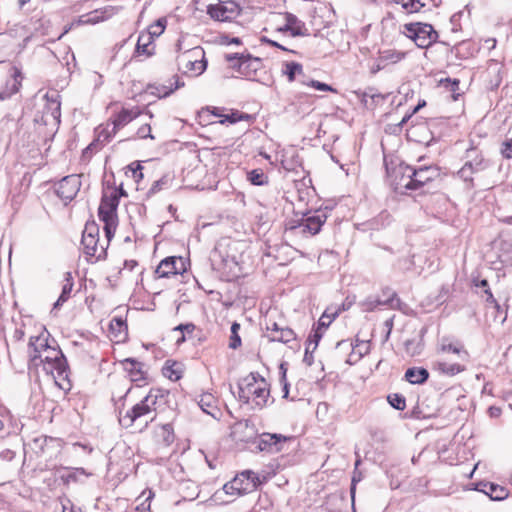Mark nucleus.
<instances>
[{
	"label": "nucleus",
	"instance_id": "f257e3e1",
	"mask_svg": "<svg viewBox=\"0 0 512 512\" xmlns=\"http://www.w3.org/2000/svg\"><path fill=\"white\" fill-rule=\"evenodd\" d=\"M388 175L394 176L392 185L395 190L405 188L406 190H415L424 184L432 181L437 175V170L432 167H421L414 169L408 165H399L390 174L389 168L386 166Z\"/></svg>",
	"mask_w": 512,
	"mask_h": 512
},
{
	"label": "nucleus",
	"instance_id": "f03ea898",
	"mask_svg": "<svg viewBox=\"0 0 512 512\" xmlns=\"http://www.w3.org/2000/svg\"><path fill=\"white\" fill-rule=\"evenodd\" d=\"M439 351L446 354H455L459 362L451 363L447 360H437L432 366L435 371L445 376L453 377L466 370L465 363L469 361L470 354L459 340L443 337L439 343Z\"/></svg>",
	"mask_w": 512,
	"mask_h": 512
},
{
	"label": "nucleus",
	"instance_id": "7ed1b4c3",
	"mask_svg": "<svg viewBox=\"0 0 512 512\" xmlns=\"http://www.w3.org/2000/svg\"><path fill=\"white\" fill-rule=\"evenodd\" d=\"M269 395L268 384L257 373H250L238 382V399L244 404L252 402L256 407L263 408Z\"/></svg>",
	"mask_w": 512,
	"mask_h": 512
},
{
	"label": "nucleus",
	"instance_id": "20e7f679",
	"mask_svg": "<svg viewBox=\"0 0 512 512\" xmlns=\"http://www.w3.org/2000/svg\"><path fill=\"white\" fill-rule=\"evenodd\" d=\"M167 394L168 392L166 391L152 389L143 400L135 404L124 416L120 417V424L126 428L131 427L136 420L156 411L158 401L163 400Z\"/></svg>",
	"mask_w": 512,
	"mask_h": 512
},
{
	"label": "nucleus",
	"instance_id": "39448f33",
	"mask_svg": "<svg viewBox=\"0 0 512 512\" xmlns=\"http://www.w3.org/2000/svg\"><path fill=\"white\" fill-rule=\"evenodd\" d=\"M118 205L116 196L110 195L107 190H104L98 208V216L104 224L103 230L107 239V245L114 237L116 231Z\"/></svg>",
	"mask_w": 512,
	"mask_h": 512
},
{
	"label": "nucleus",
	"instance_id": "423d86ee",
	"mask_svg": "<svg viewBox=\"0 0 512 512\" xmlns=\"http://www.w3.org/2000/svg\"><path fill=\"white\" fill-rule=\"evenodd\" d=\"M225 60L230 64L232 69L238 71L245 78L258 81V73L263 68V63L260 58L253 57L250 54L228 53L225 54Z\"/></svg>",
	"mask_w": 512,
	"mask_h": 512
},
{
	"label": "nucleus",
	"instance_id": "0eeeda50",
	"mask_svg": "<svg viewBox=\"0 0 512 512\" xmlns=\"http://www.w3.org/2000/svg\"><path fill=\"white\" fill-rule=\"evenodd\" d=\"M178 65L184 74L201 75L207 68L205 52L200 46L187 49L177 57Z\"/></svg>",
	"mask_w": 512,
	"mask_h": 512
},
{
	"label": "nucleus",
	"instance_id": "6e6552de",
	"mask_svg": "<svg viewBox=\"0 0 512 512\" xmlns=\"http://www.w3.org/2000/svg\"><path fill=\"white\" fill-rule=\"evenodd\" d=\"M407 36L412 39L419 48H428L437 41L438 33L431 24L415 22L404 25Z\"/></svg>",
	"mask_w": 512,
	"mask_h": 512
},
{
	"label": "nucleus",
	"instance_id": "1a4fd4ad",
	"mask_svg": "<svg viewBox=\"0 0 512 512\" xmlns=\"http://www.w3.org/2000/svg\"><path fill=\"white\" fill-rule=\"evenodd\" d=\"M98 236L99 228L95 223L86 224L85 230L83 231L81 243L86 255L95 257L96 260H102L106 258L107 251L105 247H98Z\"/></svg>",
	"mask_w": 512,
	"mask_h": 512
},
{
	"label": "nucleus",
	"instance_id": "9d476101",
	"mask_svg": "<svg viewBox=\"0 0 512 512\" xmlns=\"http://www.w3.org/2000/svg\"><path fill=\"white\" fill-rule=\"evenodd\" d=\"M291 440H293L292 436L265 432L260 434L254 443L259 451L274 454L283 451L285 445Z\"/></svg>",
	"mask_w": 512,
	"mask_h": 512
},
{
	"label": "nucleus",
	"instance_id": "9b49d317",
	"mask_svg": "<svg viewBox=\"0 0 512 512\" xmlns=\"http://www.w3.org/2000/svg\"><path fill=\"white\" fill-rule=\"evenodd\" d=\"M327 220V212L325 210H316L313 213H307L298 225V229L303 235L314 236L320 232L321 227Z\"/></svg>",
	"mask_w": 512,
	"mask_h": 512
},
{
	"label": "nucleus",
	"instance_id": "f8f14e48",
	"mask_svg": "<svg viewBox=\"0 0 512 512\" xmlns=\"http://www.w3.org/2000/svg\"><path fill=\"white\" fill-rule=\"evenodd\" d=\"M81 187L79 175H68L63 177L57 184L56 194L67 204L78 194Z\"/></svg>",
	"mask_w": 512,
	"mask_h": 512
},
{
	"label": "nucleus",
	"instance_id": "ddd939ff",
	"mask_svg": "<svg viewBox=\"0 0 512 512\" xmlns=\"http://www.w3.org/2000/svg\"><path fill=\"white\" fill-rule=\"evenodd\" d=\"M208 15L217 21H230L239 13V7L234 1L210 4L207 7Z\"/></svg>",
	"mask_w": 512,
	"mask_h": 512
},
{
	"label": "nucleus",
	"instance_id": "4468645a",
	"mask_svg": "<svg viewBox=\"0 0 512 512\" xmlns=\"http://www.w3.org/2000/svg\"><path fill=\"white\" fill-rule=\"evenodd\" d=\"M46 104L43 109V113L40 119L36 118V122H41L44 125H48L50 121H53L55 124L60 123L61 117V103L58 100V95L46 94Z\"/></svg>",
	"mask_w": 512,
	"mask_h": 512
},
{
	"label": "nucleus",
	"instance_id": "2eb2a0df",
	"mask_svg": "<svg viewBox=\"0 0 512 512\" xmlns=\"http://www.w3.org/2000/svg\"><path fill=\"white\" fill-rule=\"evenodd\" d=\"M185 271L182 257L171 256L163 259L157 266L155 273L159 278L170 277Z\"/></svg>",
	"mask_w": 512,
	"mask_h": 512
},
{
	"label": "nucleus",
	"instance_id": "dca6fc26",
	"mask_svg": "<svg viewBox=\"0 0 512 512\" xmlns=\"http://www.w3.org/2000/svg\"><path fill=\"white\" fill-rule=\"evenodd\" d=\"M51 347L48 343V339L44 334L39 336H31L28 344V355L30 362L35 366H38L39 362L43 363L42 353L48 351Z\"/></svg>",
	"mask_w": 512,
	"mask_h": 512
},
{
	"label": "nucleus",
	"instance_id": "f3484780",
	"mask_svg": "<svg viewBox=\"0 0 512 512\" xmlns=\"http://www.w3.org/2000/svg\"><path fill=\"white\" fill-rule=\"evenodd\" d=\"M475 490L484 493L493 501H502L509 495L506 487L493 482H478L475 485Z\"/></svg>",
	"mask_w": 512,
	"mask_h": 512
},
{
	"label": "nucleus",
	"instance_id": "a211bd4d",
	"mask_svg": "<svg viewBox=\"0 0 512 512\" xmlns=\"http://www.w3.org/2000/svg\"><path fill=\"white\" fill-rule=\"evenodd\" d=\"M238 480H231L230 482H227L223 485V488H222V491H216L213 496H212V500L215 502V503H219V504H226V503H229L231 502V500H225L223 499V495H230V496H239V495H244V494H247V490L251 488L250 487H246V488H242V487H238Z\"/></svg>",
	"mask_w": 512,
	"mask_h": 512
},
{
	"label": "nucleus",
	"instance_id": "6ab92c4d",
	"mask_svg": "<svg viewBox=\"0 0 512 512\" xmlns=\"http://www.w3.org/2000/svg\"><path fill=\"white\" fill-rule=\"evenodd\" d=\"M387 297L385 299L382 298H374L368 297L362 303V307L364 311H373L378 306H390L395 307V302L398 304L400 299L397 297L396 293L390 289H387L383 292Z\"/></svg>",
	"mask_w": 512,
	"mask_h": 512
},
{
	"label": "nucleus",
	"instance_id": "aec40b11",
	"mask_svg": "<svg viewBox=\"0 0 512 512\" xmlns=\"http://www.w3.org/2000/svg\"><path fill=\"white\" fill-rule=\"evenodd\" d=\"M44 353L45 355H42L43 362L53 364L52 367L58 370L60 375L65 372L67 368V360L60 349L49 347L48 351H45Z\"/></svg>",
	"mask_w": 512,
	"mask_h": 512
},
{
	"label": "nucleus",
	"instance_id": "412c9836",
	"mask_svg": "<svg viewBox=\"0 0 512 512\" xmlns=\"http://www.w3.org/2000/svg\"><path fill=\"white\" fill-rule=\"evenodd\" d=\"M233 480H238V487L246 488L251 486V488L247 490V493L256 490L262 483L259 476L252 470L242 471L241 473L237 474Z\"/></svg>",
	"mask_w": 512,
	"mask_h": 512
},
{
	"label": "nucleus",
	"instance_id": "4be33fe9",
	"mask_svg": "<svg viewBox=\"0 0 512 512\" xmlns=\"http://www.w3.org/2000/svg\"><path fill=\"white\" fill-rule=\"evenodd\" d=\"M466 158L467 166L474 172H481L488 167V161H486L481 153L474 147L467 149Z\"/></svg>",
	"mask_w": 512,
	"mask_h": 512
},
{
	"label": "nucleus",
	"instance_id": "5701e85b",
	"mask_svg": "<svg viewBox=\"0 0 512 512\" xmlns=\"http://www.w3.org/2000/svg\"><path fill=\"white\" fill-rule=\"evenodd\" d=\"M140 114L138 109H125L123 108L112 119V134H116L117 130L124 127L135 119Z\"/></svg>",
	"mask_w": 512,
	"mask_h": 512
},
{
	"label": "nucleus",
	"instance_id": "b1692460",
	"mask_svg": "<svg viewBox=\"0 0 512 512\" xmlns=\"http://www.w3.org/2000/svg\"><path fill=\"white\" fill-rule=\"evenodd\" d=\"M279 31H289L293 37L307 35L305 24L291 13L286 14V24Z\"/></svg>",
	"mask_w": 512,
	"mask_h": 512
},
{
	"label": "nucleus",
	"instance_id": "393cba45",
	"mask_svg": "<svg viewBox=\"0 0 512 512\" xmlns=\"http://www.w3.org/2000/svg\"><path fill=\"white\" fill-rule=\"evenodd\" d=\"M154 39L147 32H142L138 36L134 54L136 56L144 55L150 57L154 54V46H152Z\"/></svg>",
	"mask_w": 512,
	"mask_h": 512
},
{
	"label": "nucleus",
	"instance_id": "a878e982",
	"mask_svg": "<svg viewBox=\"0 0 512 512\" xmlns=\"http://www.w3.org/2000/svg\"><path fill=\"white\" fill-rule=\"evenodd\" d=\"M429 378V371L423 367H410L404 374V379L413 385H422Z\"/></svg>",
	"mask_w": 512,
	"mask_h": 512
},
{
	"label": "nucleus",
	"instance_id": "bb28decb",
	"mask_svg": "<svg viewBox=\"0 0 512 512\" xmlns=\"http://www.w3.org/2000/svg\"><path fill=\"white\" fill-rule=\"evenodd\" d=\"M198 406L202 409L203 412L211 415L216 418L219 413V409L217 406V400L211 393H203L199 396Z\"/></svg>",
	"mask_w": 512,
	"mask_h": 512
},
{
	"label": "nucleus",
	"instance_id": "cd10ccee",
	"mask_svg": "<svg viewBox=\"0 0 512 512\" xmlns=\"http://www.w3.org/2000/svg\"><path fill=\"white\" fill-rule=\"evenodd\" d=\"M123 365L125 369L129 372L132 381H140L145 379L143 363L137 361L134 358H126L123 361Z\"/></svg>",
	"mask_w": 512,
	"mask_h": 512
},
{
	"label": "nucleus",
	"instance_id": "c85d7f7f",
	"mask_svg": "<svg viewBox=\"0 0 512 512\" xmlns=\"http://www.w3.org/2000/svg\"><path fill=\"white\" fill-rule=\"evenodd\" d=\"M111 333L117 338V341H123L127 337V324L126 321L120 317H115L111 320L109 325Z\"/></svg>",
	"mask_w": 512,
	"mask_h": 512
},
{
	"label": "nucleus",
	"instance_id": "c756f323",
	"mask_svg": "<svg viewBox=\"0 0 512 512\" xmlns=\"http://www.w3.org/2000/svg\"><path fill=\"white\" fill-rule=\"evenodd\" d=\"M162 374L172 381L179 380L182 377L181 364L167 360L162 368Z\"/></svg>",
	"mask_w": 512,
	"mask_h": 512
},
{
	"label": "nucleus",
	"instance_id": "7c9ffc66",
	"mask_svg": "<svg viewBox=\"0 0 512 512\" xmlns=\"http://www.w3.org/2000/svg\"><path fill=\"white\" fill-rule=\"evenodd\" d=\"M391 223V215L387 211H382L369 222L372 230H380L387 227Z\"/></svg>",
	"mask_w": 512,
	"mask_h": 512
},
{
	"label": "nucleus",
	"instance_id": "2f4dec72",
	"mask_svg": "<svg viewBox=\"0 0 512 512\" xmlns=\"http://www.w3.org/2000/svg\"><path fill=\"white\" fill-rule=\"evenodd\" d=\"M270 340L287 344L296 340V334L289 327H282L278 333H273Z\"/></svg>",
	"mask_w": 512,
	"mask_h": 512
},
{
	"label": "nucleus",
	"instance_id": "473e14b6",
	"mask_svg": "<svg viewBox=\"0 0 512 512\" xmlns=\"http://www.w3.org/2000/svg\"><path fill=\"white\" fill-rule=\"evenodd\" d=\"M214 114L218 117H222V119L220 120L221 124H224V123L234 124V123H237L238 121H242V120L249 121L251 119V115L243 113V112H239V111H235V112H232V113L226 114V115L217 114V113H214Z\"/></svg>",
	"mask_w": 512,
	"mask_h": 512
},
{
	"label": "nucleus",
	"instance_id": "72a5a7b5",
	"mask_svg": "<svg viewBox=\"0 0 512 512\" xmlns=\"http://www.w3.org/2000/svg\"><path fill=\"white\" fill-rule=\"evenodd\" d=\"M154 497V492L151 489L144 490L137 500L143 499L136 507L139 512H147L150 510L151 500Z\"/></svg>",
	"mask_w": 512,
	"mask_h": 512
},
{
	"label": "nucleus",
	"instance_id": "f704fd0d",
	"mask_svg": "<svg viewBox=\"0 0 512 512\" xmlns=\"http://www.w3.org/2000/svg\"><path fill=\"white\" fill-rule=\"evenodd\" d=\"M249 181L256 186L268 184V176L261 169H254L248 173Z\"/></svg>",
	"mask_w": 512,
	"mask_h": 512
},
{
	"label": "nucleus",
	"instance_id": "c9c22d12",
	"mask_svg": "<svg viewBox=\"0 0 512 512\" xmlns=\"http://www.w3.org/2000/svg\"><path fill=\"white\" fill-rule=\"evenodd\" d=\"M285 68L284 74L287 76L289 82H293L297 74L303 73L302 65L297 62H287L285 63Z\"/></svg>",
	"mask_w": 512,
	"mask_h": 512
},
{
	"label": "nucleus",
	"instance_id": "e433bc0d",
	"mask_svg": "<svg viewBox=\"0 0 512 512\" xmlns=\"http://www.w3.org/2000/svg\"><path fill=\"white\" fill-rule=\"evenodd\" d=\"M389 404L396 410L403 411L406 408V399L402 394L393 393L388 395Z\"/></svg>",
	"mask_w": 512,
	"mask_h": 512
},
{
	"label": "nucleus",
	"instance_id": "4c0bfd02",
	"mask_svg": "<svg viewBox=\"0 0 512 512\" xmlns=\"http://www.w3.org/2000/svg\"><path fill=\"white\" fill-rule=\"evenodd\" d=\"M240 324L233 322L231 325V336L229 342V348L237 349L241 346V338L239 336Z\"/></svg>",
	"mask_w": 512,
	"mask_h": 512
},
{
	"label": "nucleus",
	"instance_id": "58836bf2",
	"mask_svg": "<svg viewBox=\"0 0 512 512\" xmlns=\"http://www.w3.org/2000/svg\"><path fill=\"white\" fill-rule=\"evenodd\" d=\"M166 20L163 18L158 19L154 24H152L148 29V34L155 37L160 36L165 30Z\"/></svg>",
	"mask_w": 512,
	"mask_h": 512
},
{
	"label": "nucleus",
	"instance_id": "ea45409f",
	"mask_svg": "<svg viewBox=\"0 0 512 512\" xmlns=\"http://www.w3.org/2000/svg\"><path fill=\"white\" fill-rule=\"evenodd\" d=\"M404 345L406 352L412 356L418 355L422 351L421 343L419 341H416L415 339L406 340Z\"/></svg>",
	"mask_w": 512,
	"mask_h": 512
},
{
	"label": "nucleus",
	"instance_id": "a19ab883",
	"mask_svg": "<svg viewBox=\"0 0 512 512\" xmlns=\"http://www.w3.org/2000/svg\"><path fill=\"white\" fill-rule=\"evenodd\" d=\"M66 283L63 285L62 287V292L60 294V297H61V302H66L70 296V293L72 291V288H73V282L71 281V274L70 273H66Z\"/></svg>",
	"mask_w": 512,
	"mask_h": 512
},
{
	"label": "nucleus",
	"instance_id": "79ce46f5",
	"mask_svg": "<svg viewBox=\"0 0 512 512\" xmlns=\"http://www.w3.org/2000/svg\"><path fill=\"white\" fill-rule=\"evenodd\" d=\"M174 330L180 331L185 334V338H194V332L196 330V326L192 323L180 324Z\"/></svg>",
	"mask_w": 512,
	"mask_h": 512
},
{
	"label": "nucleus",
	"instance_id": "37998d69",
	"mask_svg": "<svg viewBox=\"0 0 512 512\" xmlns=\"http://www.w3.org/2000/svg\"><path fill=\"white\" fill-rule=\"evenodd\" d=\"M303 84L304 85H307V86H311L317 90H320V91H331V92H334V88H332V86L326 84V83H323V82H320V81H317V80H311L309 82H304L303 81Z\"/></svg>",
	"mask_w": 512,
	"mask_h": 512
},
{
	"label": "nucleus",
	"instance_id": "c03bdc74",
	"mask_svg": "<svg viewBox=\"0 0 512 512\" xmlns=\"http://www.w3.org/2000/svg\"><path fill=\"white\" fill-rule=\"evenodd\" d=\"M98 13V11H94L91 14L81 16V22L86 24H96L103 21V17L99 16Z\"/></svg>",
	"mask_w": 512,
	"mask_h": 512
},
{
	"label": "nucleus",
	"instance_id": "a18cd8bd",
	"mask_svg": "<svg viewBox=\"0 0 512 512\" xmlns=\"http://www.w3.org/2000/svg\"><path fill=\"white\" fill-rule=\"evenodd\" d=\"M500 152L504 158H506V159L512 158V139L511 138L506 139L502 143Z\"/></svg>",
	"mask_w": 512,
	"mask_h": 512
},
{
	"label": "nucleus",
	"instance_id": "49530a36",
	"mask_svg": "<svg viewBox=\"0 0 512 512\" xmlns=\"http://www.w3.org/2000/svg\"><path fill=\"white\" fill-rule=\"evenodd\" d=\"M169 182V178L167 176H163L162 178H160L159 180L155 181L150 190H149V193L150 194H155L157 192H159L163 186L167 185V183Z\"/></svg>",
	"mask_w": 512,
	"mask_h": 512
},
{
	"label": "nucleus",
	"instance_id": "de8ad7c7",
	"mask_svg": "<svg viewBox=\"0 0 512 512\" xmlns=\"http://www.w3.org/2000/svg\"><path fill=\"white\" fill-rule=\"evenodd\" d=\"M321 337L322 334L320 332V327L312 331V333L309 335L307 342L309 343V345H313V350H316Z\"/></svg>",
	"mask_w": 512,
	"mask_h": 512
},
{
	"label": "nucleus",
	"instance_id": "09e8293b",
	"mask_svg": "<svg viewBox=\"0 0 512 512\" xmlns=\"http://www.w3.org/2000/svg\"><path fill=\"white\" fill-rule=\"evenodd\" d=\"M11 76L14 78L15 83L13 84V92H17L19 90V87L21 85L22 80V73L17 67L12 68V74Z\"/></svg>",
	"mask_w": 512,
	"mask_h": 512
},
{
	"label": "nucleus",
	"instance_id": "8fccbe9b",
	"mask_svg": "<svg viewBox=\"0 0 512 512\" xmlns=\"http://www.w3.org/2000/svg\"><path fill=\"white\" fill-rule=\"evenodd\" d=\"M315 350H313V345H309L308 342H306V349H305V354H304V357H303V362L307 365V366H311L314 362V358H313V352Z\"/></svg>",
	"mask_w": 512,
	"mask_h": 512
},
{
	"label": "nucleus",
	"instance_id": "3c124183",
	"mask_svg": "<svg viewBox=\"0 0 512 512\" xmlns=\"http://www.w3.org/2000/svg\"><path fill=\"white\" fill-rule=\"evenodd\" d=\"M475 173L474 171L470 170L469 166L465 163L463 167L458 171V175L460 178H462L464 181H472V174Z\"/></svg>",
	"mask_w": 512,
	"mask_h": 512
},
{
	"label": "nucleus",
	"instance_id": "603ef678",
	"mask_svg": "<svg viewBox=\"0 0 512 512\" xmlns=\"http://www.w3.org/2000/svg\"><path fill=\"white\" fill-rule=\"evenodd\" d=\"M137 135L139 138H151L153 139V135L151 134V127L149 124H144L142 125L138 130H137Z\"/></svg>",
	"mask_w": 512,
	"mask_h": 512
},
{
	"label": "nucleus",
	"instance_id": "864d4df0",
	"mask_svg": "<svg viewBox=\"0 0 512 512\" xmlns=\"http://www.w3.org/2000/svg\"><path fill=\"white\" fill-rule=\"evenodd\" d=\"M440 83L444 84L446 88H449L453 92H455L459 88V80L458 79L446 78L445 80H441Z\"/></svg>",
	"mask_w": 512,
	"mask_h": 512
},
{
	"label": "nucleus",
	"instance_id": "5fc2aeb1",
	"mask_svg": "<svg viewBox=\"0 0 512 512\" xmlns=\"http://www.w3.org/2000/svg\"><path fill=\"white\" fill-rule=\"evenodd\" d=\"M337 316V313L333 314V317H330L326 312L320 317L319 319V326L320 329L322 327H328L330 323L333 321V319Z\"/></svg>",
	"mask_w": 512,
	"mask_h": 512
},
{
	"label": "nucleus",
	"instance_id": "6e6d98bb",
	"mask_svg": "<svg viewBox=\"0 0 512 512\" xmlns=\"http://www.w3.org/2000/svg\"><path fill=\"white\" fill-rule=\"evenodd\" d=\"M484 294H485V301L493 304L494 308L497 311H499L500 310V305L498 304V302L494 298V296H493L492 292L490 291V289H485L484 290Z\"/></svg>",
	"mask_w": 512,
	"mask_h": 512
},
{
	"label": "nucleus",
	"instance_id": "4d7b16f0",
	"mask_svg": "<svg viewBox=\"0 0 512 512\" xmlns=\"http://www.w3.org/2000/svg\"><path fill=\"white\" fill-rule=\"evenodd\" d=\"M110 195H115L117 200L119 201L120 197H127L128 194L127 192L124 190L122 184L118 187V188H113L111 189V191L109 192Z\"/></svg>",
	"mask_w": 512,
	"mask_h": 512
},
{
	"label": "nucleus",
	"instance_id": "13d9d810",
	"mask_svg": "<svg viewBox=\"0 0 512 512\" xmlns=\"http://www.w3.org/2000/svg\"><path fill=\"white\" fill-rule=\"evenodd\" d=\"M261 42H264V43H268L269 45L273 46V47H277L283 51H289V52H293L292 50H289L287 49L286 47L282 46L281 44H279L278 42L276 41H273L265 36L261 37Z\"/></svg>",
	"mask_w": 512,
	"mask_h": 512
},
{
	"label": "nucleus",
	"instance_id": "bf43d9fd",
	"mask_svg": "<svg viewBox=\"0 0 512 512\" xmlns=\"http://www.w3.org/2000/svg\"><path fill=\"white\" fill-rule=\"evenodd\" d=\"M410 10L409 12H418L422 7L425 6L420 0H409Z\"/></svg>",
	"mask_w": 512,
	"mask_h": 512
},
{
	"label": "nucleus",
	"instance_id": "052dcab7",
	"mask_svg": "<svg viewBox=\"0 0 512 512\" xmlns=\"http://www.w3.org/2000/svg\"><path fill=\"white\" fill-rule=\"evenodd\" d=\"M142 169L143 167L138 163L137 166L135 168H132L131 167V170H132V176L133 178L136 180V181H139L140 179L143 178V173H142Z\"/></svg>",
	"mask_w": 512,
	"mask_h": 512
},
{
	"label": "nucleus",
	"instance_id": "680f3d73",
	"mask_svg": "<svg viewBox=\"0 0 512 512\" xmlns=\"http://www.w3.org/2000/svg\"><path fill=\"white\" fill-rule=\"evenodd\" d=\"M175 87L174 88H170L168 91H165L163 96H168L169 94H171L174 90L180 88V87H183L184 86V82H181L180 79L175 76Z\"/></svg>",
	"mask_w": 512,
	"mask_h": 512
},
{
	"label": "nucleus",
	"instance_id": "e2e57ef3",
	"mask_svg": "<svg viewBox=\"0 0 512 512\" xmlns=\"http://www.w3.org/2000/svg\"><path fill=\"white\" fill-rule=\"evenodd\" d=\"M282 327L279 326L277 323H272L271 326H268L267 327V331L269 332V338L271 339V336H273V333H278L279 330L281 329Z\"/></svg>",
	"mask_w": 512,
	"mask_h": 512
},
{
	"label": "nucleus",
	"instance_id": "0e129e2a",
	"mask_svg": "<svg viewBox=\"0 0 512 512\" xmlns=\"http://www.w3.org/2000/svg\"><path fill=\"white\" fill-rule=\"evenodd\" d=\"M137 265L138 262L136 260H126L124 262V268L129 269L130 271H132Z\"/></svg>",
	"mask_w": 512,
	"mask_h": 512
},
{
	"label": "nucleus",
	"instance_id": "69168bd1",
	"mask_svg": "<svg viewBox=\"0 0 512 512\" xmlns=\"http://www.w3.org/2000/svg\"><path fill=\"white\" fill-rule=\"evenodd\" d=\"M395 3L397 4H401L403 6V8H405L407 11L410 10V4H409V0L406 1V0H394Z\"/></svg>",
	"mask_w": 512,
	"mask_h": 512
},
{
	"label": "nucleus",
	"instance_id": "338daca9",
	"mask_svg": "<svg viewBox=\"0 0 512 512\" xmlns=\"http://www.w3.org/2000/svg\"><path fill=\"white\" fill-rule=\"evenodd\" d=\"M99 137H103L104 141H109V139L111 137V133L110 132H106L105 130H103V131L100 132Z\"/></svg>",
	"mask_w": 512,
	"mask_h": 512
},
{
	"label": "nucleus",
	"instance_id": "774afa93",
	"mask_svg": "<svg viewBox=\"0 0 512 512\" xmlns=\"http://www.w3.org/2000/svg\"><path fill=\"white\" fill-rule=\"evenodd\" d=\"M249 426V421L248 420H245L244 422H238L235 426V429H239V428H242V427H245L247 428Z\"/></svg>",
	"mask_w": 512,
	"mask_h": 512
}]
</instances>
